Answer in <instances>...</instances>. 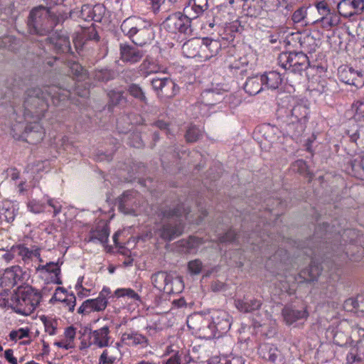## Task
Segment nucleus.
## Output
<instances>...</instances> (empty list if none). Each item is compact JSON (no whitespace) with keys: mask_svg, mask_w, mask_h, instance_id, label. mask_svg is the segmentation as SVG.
Here are the masks:
<instances>
[{"mask_svg":"<svg viewBox=\"0 0 364 364\" xmlns=\"http://www.w3.org/2000/svg\"><path fill=\"white\" fill-rule=\"evenodd\" d=\"M70 91L58 86H43L28 87L23 95V117L26 120L41 119L48 108V98L54 104L64 101L70 96Z\"/></svg>","mask_w":364,"mask_h":364,"instance_id":"f257e3e1","label":"nucleus"},{"mask_svg":"<svg viewBox=\"0 0 364 364\" xmlns=\"http://www.w3.org/2000/svg\"><path fill=\"white\" fill-rule=\"evenodd\" d=\"M189 212V208L186 206L183 203H178L175 206L163 209L161 210V214L164 218L171 220L176 218V221L174 223L168 222L164 224L161 228L159 230L160 237L166 241L173 240L176 237L180 236L183 232V226L181 223L183 218H185L193 223L194 222L196 224H199L207 215L206 210L201 209L200 210V215L197 219L193 220L191 219V215H188Z\"/></svg>","mask_w":364,"mask_h":364,"instance_id":"f03ea898","label":"nucleus"},{"mask_svg":"<svg viewBox=\"0 0 364 364\" xmlns=\"http://www.w3.org/2000/svg\"><path fill=\"white\" fill-rule=\"evenodd\" d=\"M50 7L46 4V6L41 5L31 9L27 21L30 33L46 36L68 18L66 14L51 12Z\"/></svg>","mask_w":364,"mask_h":364,"instance_id":"7ed1b4c3","label":"nucleus"},{"mask_svg":"<svg viewBox=\"0 0 364 364\" xmlns=\"http://www.w3.org/2000/svg\"><path fill=\"white\" fill-rule=\"evenodd\" d=\"M121 29L135 45L140 46L151 42L154 38L151 23L140 18H127L122 22Z\"/></svg>","mask_w":364,"mask_h":364,"instance_id":"20e7f679","label":"nucleus"},{"mask_svg":"<svg viewBox=\"0 0 364 364\" xmlns=\"http://www.w3.org/2000/svg\"><path fill=\"white\" fill-rule=\"evenodd\" d=\"M41 299V295L38 290L26 287L11 297V307L18 314L29 315L39 304Z\"/></svg>","mask_w":364,"mask_h":364,"instance_id":"39448f33","label":"nucleus"},{"mask_svg":"<svg viewBox=\"0 0 364 364\" xmlns=\"http://www.w3.org/2000/svg\"><path fill=\"white\" fill-rule=\"evenodd\" d=\"M40 120L36 119L26 120V126L21 123L14 124L11 128V134L16 139L23 140L29 144H35L41 142L45 136V131L39 122Z\"/></svg>","mask_w":364,"mask_h":364,"instance_id":"423d86ee","label":"nucleus"},{"mask_svg":"<svg viewBox=\"0 0 364 364\" xmlns=\"http://www.w3.org/2000/svg\"><path fill=\"white\" fill-rule=\"evenodd\" d=\"M151 281L155 288L168 294L179 293L183 287L181 277H173L165 271H159L153 274Z\"/></svg>","mask_w":364,"mask_h":364,"instance_id":"0eeeda50","label":"nucleus"},{"mask_svg":"<svg viewBox=\"0 0 364 364\" xmlns=\"http://www.w3.org/2000/svg\"><path fill=\"white\" fill-rule=\"evenodd\" d=\"M278 63L292 73H301L309 66V58L304 51L282 53L278 57Z\"/></svg>","mask_w":364,"mask_h":364,"instance_id":"6e6552de","label":"nucleus"},{"mask_svg":"<svg viewBox=\"0 0 364 364\" xmlns=\"http://www.w3.org/2000/svg\"><path fill=\"white\" fill-rule=\"evenodd\" d=\"M187 326L192 330L193 333L199 338L204 339L214 338V329L212 328L209 315L205 316L199 313L193 314L188 317Z\"/></svg>","mask_w":364,"mask_h":364,"instance_id":"1a4fd4ad","label":"nucleus"},{"mask_svg":"<svg viewBox=\"0 0 364 364\" xmlns=\"http://www.w3.org/2000/svg\"><path fill=\"white\" fill-rule=\"evenodd\" d=\"M191 17L181 12H176L171 14L163 23L164 28L171 33H181L191 35L193 28L191 27Z\"/></svg>","mask_w":364,"mask_h":364,"instance_id":"9d476101","label":"nucleus"},{"mask_svg":"<svg viewBox=\"0 0 364 364\" xmlns=\"http://www.w3.org/2000/svg\"><path fill=\"white\" fill-rule=\"evenodd\" d=\"M212 328L214 329V337H220L226 333L230 328V315L225 311L216 310L209 315Z\"/></svg>","mask_w":364,"mask_h":364,"instance_id":"9b49d317","label":"nucleus"},{"mask_svg":"<svg viewBox=\"0 0 364 364\" xmlns=\"http://www.w3.org/2000/svg\"><path fill=\"white\" fill-rule=\"evenodd\" d=\"M338 75L339 80L346 84L353 85L357 88L364 85L363 70H358L351 67L342 65L338 68Z\"/></svg>","mask_w":364,"mask_h":364,"instance_id":"f8f14e48","label":"nucleus"},{"mask_svg":"<svg viewBox=\"0 0 364 364\" xmlns=\"http://www.w3.org/2000/svg\"><path fill=\"white\" fill-rule=\"evenodd\" d=\"M139 194L136 191H124L118 199V209L126 215H136L139 205Z\"/></svg>","mask_w":364,"mask_h":364,"instance_id":"ddd939ff","label":"nucleus"},{"mask_svg":"<svg viewBox=\"0 0 364 364\" xmlns=\"http://www.w3.org/2000/svg\"><path fill=\"white\" fill-rule=\"evenodd\" d=\"M259 356L272 364H284V353L276 346L270 343L261 344L258 348Z\"/></svg>","mask_w":364,"mask_h":364,"instance_id":"4468645a","label":"nucleus"},{"mask_svg":"<svg viewBox=\"0 0 364 364\" xmlns=\"http://www.w3.org/2000/svg\"><path fill=\"white\" fill-rule=\"evenodd\" d=\"M107 304V299L103 291H102L96 299L85 301L79 307L77 312L79 314H88L93 311H102L106 309Z\"/></svg>","mask_w":364,"mask_h":364,"instance_id":"2eb2a0df","label":"nucleus"},{"mask_svg":"<svg viewBox=\"0 0 364 364\" xmlns=\"http://www.w3.org/2000/svg\"><path fill=\"white\" fill-rule=\"evenodd\" d=\"M109 333L110 330L108 326H104L94 331L90 330L89 346L95 345L100 348L109 346L111 339Z\"/></svg>","mask_w":364,"mask_h":364,"instance_id":"dca6fc26","label":"nucleus"},{"mask_svg":"<svg viewBox=\"0 0 364 364\" xmlns=\"http://www.w3.org/2000/svg\"><path fill=\"white\" fill-rule=\"evenodd\" d=\"M119 50L121 59L124 62L136 63L144 56V52L141 50L127 43H121Z\"/></svg>","mask_w":364,"mask_h":364,"instance_id":"f3484780","label":"nucleus"},{"mask_svg":"<svg viewBox=\"0 0 364 364\" xmlns=\"http://www.w3.org/2000/svg\"><path fill=\"white\" fill-rule=\"evenodd\" d=\"M202 41L200 62L209 60L215 56L221 48V44L216 40L203 38Z\"/></svg>","mask_w":364,"mask_h":364,"instance_id":"a211bd4d","label":"nucleus"},{"mask_svg":"<svg viewBox=\"0 0 364 364\" xmlns=\"http://www.w3.org/2000/svg\"><path fill=\"white\" fill-rule=\"evenodd\" d=\"M208 7V0H190L183 9V11L186 15L195 19L207 10Z\"/></svg>","mask_w":364,"mask_h":364,"instance_id":"6ab92c4d","label":"nucleus"},{"mask_svg":"<svg viewBox=\"0 0 364 364\" xmlns=\"http://www.w3.org/2000/svg\"><path fill=\"white\" fill-rule=\"evenodd\" d=\"M202 41L199 38H192L186 41L182 46L184 56L188 58H198L200 61Z\"/></svg>","mask_w":364,"mask_h":364,"instance_id":"aec40b11","label":"nucleus"},{"mask_svg":"<svg viewBox=\"0 0 364 364\" xmlns=\"http://www.w3.org/2000/svg\"><path fill=\"white\" fill-rule=\"evenodd\" d=\"M21 272L19 266H13L6 269L1 277V284L10 288L14 287L21 279Z\"/></svg>","mask_w":364,"mask_h":364,"instance_id":"412c9836","label":"nucleus"},{"mask_svg":"<svg viewBox=\"0 0 364 364\" xmlns=\"http://www.w3.org/2000/svg\"><path fill=\"white\" fill-rule=\"evenodd\" d=\"M262 301L257 299L244 298L235 300V306L238 311L242 313H251L260 309Z\"/></svg>","mask_w":364,"mask_h":364,"instance_id":"4be33fe9","label":"nucleus"},{"mask_svg":"<svg viewBox=\"0 0 364 364\" xmlns=\"http://www.w3.org/2000/svg\"><path fill=\"white\" fill-rule=\"evenodd\" d=\"M50 41L54 46L55 49L59 53H69L71 50L70 42L68 36L64 33H55Z\"/></svg>","mask_w":364,"mask_h":364,"instance_id":"5701e85b","label":"nucleus"},{"mask_svg":"<svg viewBox=\"0 0 364 364\" xmlns=\"http://www.w3.org/2000/svg\"><path fill=\"white\" fill-rule=\"evenodd\" d=\"M300 46L304 53H313L316 52L320 44V39L311 34H304L299 39Z\"/></svg>","mask_w":364,"mask_h":364,"instance_id":"b1692460","label":"nucleus"},{"mask_svg":"<svg viewBox=\"0 0 364 364\" xmlns=\"http://www.w3.org/2000/svg\"><path fill=\"white\" fill-rule=\"evenodd\" d=\"M245 91L250 95H255L260 92L263 88L261 75H255L248 77L243 86Z\"/></svg>","mask_w":364,"mask_h":364,"instance_id":"393cba45","label":"nucleus"},{"mask_svg":"<svg viewBox=\"0 0 364 364\" xmlns=\"http://www.w3.org/2000/svg\"><path fill=\"white\" fill-rule=\"evenodd\" d=\"M306 122L291 119L286 127L287 134L294 140H299L305 131Z\"/></svg>","mask_w":364,"mask_h":364,"instance_id":"a878e982","label":"nucleus"},{"mask_svg":"<svg viewBox=\"0 0 364 364\" xmlns=\"http://www.w3.org/2000/svg\"><path fill=\"white\" fill-rule=\"evenodd\" d=\"M309 113V106L306 102H297L291 109L290 119L306 122Z\"/></svg>","mask_w":364,"mask_h":364,"instance_id":"bb28decb","label":"nucleus"},{"mask_svg":"<svg viewBox=\"0 0 364 364\" xmlns=\"http://www.w3.org/2000/svg\"><path fill=\"white\" fill-rule=\"evenodd\" d=\"M261 77L263 86H265L267 89L276 90L279 88L282 82L280 74L275 71L261 75Z\"/></svg>","mask_w":364,"mask_h":364,"instance_id":"cd10ccee","label":"nucleus"},{"mask_svg":"<svg viewBox=\"0 0 364 364\" xmlns=\"http://www.w3.org/2000/svg\"><path fill=\"white\" fill-rule=\"evenodd\" d=\"M282 315L287 324H291L294 322L305 318L308 314L305 310H297L290 307H284L282 310Z\"/></svg>","mask_w":364,"mask_h":364,"instance_id":"c85d7f7f","label":"nucleus"},{"mask_svg":"<svg viewBox=\"0 0 364 364\" xmlns=\"http://www.w3.org/2000/svg\"><path fill=\"white\" fill-rule=\"evenodd\" d=\"M102 9V6H101L100 5H97L92 8L91 6L88 4H85L81 8L79 16L86 21H100L101 17L100 15L97 16L95 13L96 11H101Z\"/></svg>","mask_w":364,"mask_h":364,"instance_id":"c756f323","label":"nucleus"},{"mask_svg":"<svg viewBox=\"0 0 364 364\" xmlns=\"http://www.w3.org/2000/svg\"><path fill=\"white\" fill-rule=\"evenodd\" d=\"M122 341L127 345H146L148 339L146 337L136 331L125 332L122 335Z\"/></svg>","mask_w":364,"mask_h":364,"instance_id":"7c9ffc66","label":"nucleus"},{"mask_svg":"<svg viewBox=\"0 0 364 364\" xmlns=\"http://www.w3.org/2000/svg\"><path fill=\"white\" fill-rule=\"evenodd\" d=\"M321 268L318 263L311 262L310 266L301 271L299 277L305 282H314L321 274Z\"/></svg>","mask_w":364,"mask_h":364,"instance_id":"2f4dec72","label":"nucleus"},{"mask_svg":"<svg viewBox=\"0 0 364 364\" xmlns=\"http://www.w3.org/2000/svg\"><path fill=\"white\" fill-rule=\"evenodd\" d=\"M37 270L42 272L54 274L55 279H53V282L58 284H62V282L59 278V275L60 274V268L58 262H50L46 263V264H39L37 267Z\"/></svg>","mask_w":364,"mask_h":364,"instance_id":"473e14b6","label":"nucleus"},{"mask_svg":"<svg viewBox=\"0 0 364 364\" xmlns=\"http://www.w3.org/2000/svg\"><path fill=\"white\" fill-rule=\"evenodd\" d=\"M107 96L109 97L107 107L109 111H112L114 107L127 101L126 97L124 96L123 91L112 90L108 92Z\"/></svg>","mask_w":364,"mask_h":364,"instance_id":"72a5a7b5","label":"nucleus"},{"mask_svg":"<svg viewBox=\"0 0 364 364\" xmlns=\"http://www.w3.org/2000/svg\"><path fill=\"white\" fill-rule=\"evenodd\" d=\"M60 291L63 294H65V291L61 287H58L54 296L52 297L51 301L55 299V301H60L65 304L70 311H73L75 306L76 298L73 294L65 295V298L58 297V294Z\"/></svg>","mask_w":364,"mask_h":364,"instance_id":"f704fd0d","label":"nucleus"},{"mask_svg":"<svg viewBox=\"0 0 364 364\" xmlns=\"http://www.w3.org/2000/svg\"><path fill=\"white\" fill-rule=\"evenodd\" d=\"M353 0H342L337 5V9L341 16L345 18L355 15L353 9Z\"/></svg>","mask_w":364,"mask_h":364,"instance_id":"c9c22d12","label":"nucleus"},{"mask_svg":"<svg viewBox=\"0 0 364 364\" xmlns=\"http://www.w3.org/2000/svg\"><path fill=\"white\" fill-rule=\"evenodd\" d=\"M364 358V346L361 341H358L355 347L351 348L350 353L347 355V360L352 363L355 361H360Z\"/></svg>","mask_w":364,"mask_h":364,"instance_id":"e433bc0d","label":"nucleus"},{"mask_svg":"<svg viewBox=\"0 0 364 364\" xmlns=\"http://www.w3.org/2000/svg\"><path fill=\"white\" fill-rule=\"evenodd\" d=\"M176 84L169 77L166 78L162 90L159 92L158 96L161 98H171L176 95Z\"/></svg>","mask_w":364,"mask_h":364,"instance_id":"4c0bfd02","label":"nucleus"},{"mask_svg":"<svg viewBox=\"0 0 364 364\" xmlns=\"http://www.w3.org/2000/svg\"><path fill=\"white\" fill-rule=\"evenodd\" d=\"M129 93L135 99L144 104H147V98L141 87L136 84H132L128 87Z\"/></svg>","mask_w":364,"mask_h":364,"instance_id":"58836bf2","label":"nucleus"},{"mask_svg":"<svg viewBox=\"0 0 364 364\" xmlns=\"http://www.w3.org/2000/svg\"><path fill=\"white\" fill-rule=\"evenodd\" d=\"M109 237V230L107 227H102V228H97L95 230L92 232L90 241L98 240L101 243L104 244L107 242Z\"/></svg>","mask_w":364,"mask_h":364,"instance_id":"ea45409f","label":"nucleus"},{"mask_svg":"<svg viewBox=\"0 0 364 364\" xmlns=\"http://www.w3.org/2000/svg\"><path fill=\"white\" fill-rule=\"evenodd\" d=\"M180 242L181 246L184 247L187 252H191L202 244V240L200 238L191 236L188 240H183Z\"/></svg>","mask_w":364,"mask_h":364,"instance_id":"a19ab883","label":"nucleus"},{"mask_svg":"<svg viewBox=\"0 0 364 364\" xmlns=\"http://www.w3.org/2000/svg\"><path fill=\"white\" fill-rule=\"evenodd\" d=\"M15 209L11 204H8L7 206L4 205L0 208V218L7 223L12 222L15 218Z\"/></svg>","mask_w":364,"mask_h":364,"instance_id":"79ce46f5","label":"nucleus"},{"mask_svg":"<svg viewBox=\"0 0 364 364\" xmlns=\"http://www.w3.org/2000/svg\"><path fill=\"white\" fill-rule=\"evenodd\" d=\"M321 23L324 28L336 26L340 23V16L330 11L321 18Z\"/></svg>","mask_w":364,"mask_h":364,"instance_id":"37998d69","label":"nucleus"},{"mask_svg":"<svg viewBox=\"0 0 364 364\" xmlns=\"http://www.w3.org/2000/svg\"><path fill=\"white\" fill-rule=\"evenodd\" d=\"M202 136L201 130L195 125H191L188 127L185 134V138L187 142H195L198 141Z\"/></svg>","mask_w":364,"mask_h":364,"instance_id":"c03bdc74","label":"nucleus"},{"mask_svg":"<svg viewBox=\"0 0 364 364\" xmlns=\"http://www.w3.org/2000/svg\"><path fill=\"white\" fill-rule=\"evenodd\" d=\"M202 96L206 103L210 105H213L222 100L221 94L213 90H205Z\"/></svg>","mask_w":364,"mask_h":364,"instance_id":"a18cd8bd","label":"nucleus"},{"mask_svg":"<svg viewBox=\"0 0 364 364\" xmlns=\"http://www.w3.org/2000/svg\"><path fill=\"white\" fill-rule=\"evenodd\" d=\"M140 69L141 71L146 75H149L151 73H157L160 70V67L154 62L146 59L141 64Z\"/></svg>","mask_w":364,"mask_h":364,"instance_id":"49530a36","label":"nucleus"},{"mask_svg":"<svg viewBox=\"0 0 364 364\" xmlns=\"http://www.w3.org/2000/svg\"><path fill=\"white\" fill-rule=\"evenodd\" d=\"M70 70L72 74L80 80H84L86 77V70L77 63H73L71 64Z\"/></svg>","mask_w":364,"mask_h":364,"instance_id":"de8ad7c7","label":"nucleus"},{"mask_svg":"<svg viewBox=\"0 0 364 364\" xmlns=\"http://www.w3.org/2000/svg\"><path fill=\"white\" fill-rule=\"evenodd\" d=\"M349 136L353 142L364 146V125L360 127L355 132Z\"/></svg>","mask_w":364,"mask_h":364,"instance_id":"09e8293b","label":"nucleus"},{"mask_svg":"<svg viewBox=\"0 0 364 364\" xmlns=\"http://www.w3.org/2000/svg\"><path fill=\"white\" fill-rule=\"evenodd\" d=\"M354 119L356 121H364V102H357L353 105Z\"/></svg>","mask_w":364,"mask_h":364,"instance_id":"8fccbe9b","label":"nucleus"},{"mask_svg":"<svg viewBox=\"0 0 364 364\" xmlns=\"http://www.w3.org/2000/svg\"><path fill=\"white\" fill-rule=\"evenodd\" d=\"M118 297L127 296L134 300L140 301V296L132 289H119L115 291Z\"/></svg>","mask_w":364,"mask_h":364,"instance_id":"3c124183","label":"nucleus"},{"mask_svg":"<svg viewBox=\"0 0 364 364\" xmlns=\"http://www.w3.org/2000/svg\"><path fill=\"white\" fill-rule=\"evenodd\" d=\"M93 77L99 82H107L112 78V75L107 70H100L93 73Z\"/></svg>","mask_w":364,"mask_h":364,"instance_id":"603ef678","label":"nucleus"},{"mask_svg":"<svg viewBox=\"0 0 364 364\" xmlns=\"http://www.w3.org/2000/svg\"><path fill=\"white\" fill-rule=\"evenodd\" d=\"M202 267L203 264L200 259L191 260L188 264V270L193 274H200L202 269Z\"/></svg>","mask_w":364,"mask_h":364,"instance_id":"864d4df0","label":"nucleus"},{"mask_svg":"<svg viewBox=\"0 0 364 364\" xmlns=\"http://www.w3.org/2000/svg\"><path fill=\"white\" fill-rule=\"evenodd\" d=\"M272 4L274 5L276 9L279 8H284L287 13L285 15L287 14V13L292 10L294 6L293 2H288L287 0H271Z\"/></svg>","mask_w":364,"mask_h":364,"instance_id":"5fc2aeb1","label":"nucleus"},{"mask_svg":"<svg viewBox=\"0 0 364 364\" xmlns=\"http://www.w3.org/2000/svg\"><path fill=\"white\" fill-rule=\"evenodd\" d=\"M28 209L29 211L33 213H40L44 211V205L35 200H31L27 204Z\"/></svg>","mask_w":364,"mask_h":364,"instance_id":"6e6d98bb","label":"nucleus"},{"mask_svg":"<svg viewBox=\"0 0 364 364\" xmlns=\"http://www.w3.org/2000/svg\"><path fill=\"white\" fill-rule=\"evenodd\" d=\"M117 357L114 355H109V350H105L100 356V364H113L116 360Z\"/></svg>","mask_w":364,"mask_h":364,"instance_id":"4d7b16f0","label":"nucleus"},{"mask_svg":"<svg viewBox=\"0 0 364 364\" xmlns=\"http://www.w3.org/2000/svg\"><path fill=\"white\" fill-rule=\"evenodd\" d=\"M237 235L235 232L234 230H230L227 232H225L223 235L220 236L218 239L219 242L221 243L223 242H232L237 240Z\"/></svg>","mask_w":364,"mask_h":364,"instance_id":"13d9d810","label":"nucleus"},{"mask_svg":"<svg viewBox=\"0 0 364 364\" xmlns=\"http://www.w3.org/2000/svg\"><path fill=\"white\" fill-rule=\"evenodd\" d=\"M348 340V336L346 335H344L342 331H336L334 336H333V341L336 345L343 346L347 343Z\"/></svg>","mask_w":364,"mask_h":364,"instance_id":"bf43d9fd","label":"nucleus"},{"mask_svg":"<svg viewBox=\"0 0 364 364\" xmlns=\"http://www.w3.org/2000/svg\"><path fill=\"white\" fill-rule=\"evenodd\" d=\"M28 336V330L24 328H20L18 331H12L9 337L12 341H16L18 339H22Z\"/></svg>","mask_w":364,"mask_h":364,"instance_id":"052dcab7","label":"nucleus"},{"mask_svg":"<svg viewBox=\"0 0 364 364\" xmlns=\"http://www.w3.org/2000/svg\"><path fill=\"white\" fill-rule=\"evenodd\" d=\"M306 16V9L305 7H300L294 11L292 15V21L294 23H300Z\"/></svg>","mask_w":364,"mask_h":364,"instance_id":"680f3d73","label":"nucleus"},{"mask_svg":"<svg viewBox=\"0 0 364 364\" xmlns=\"http://www.w3.org/2000/svg\"><path fill=\"white\" fill-rule=\"evenodd\" d=\"M12 0H0V11L6 14H12Z\"/></svg>","mask_w":364,"mask_h":364,"instance_id":"e2e57ef3","label":"nucleus"},{"mask_svg":"<svg viewBox=\"0 0 364 364\" xmlns=\"http://www.w3.org/2000/svg\"><path fill=\"white\" fill-rule=\"evenodd\" d=\"M166 77H154L151 80L153 89L157 92V95L162 90Z\"/></svg>","mask_w":364,"mask_h":364,"instance_id":"0e129e2a","label":"nucleus"},{"mask_svg":"<svg viewBox=\"0 0 364 364\" xmlns=\"http://www.w3.org/2000/svg\"><path fill=\"white\" fill-rule=\"evenodd\" d=\"M47 203L49 206H50L53 209V215L56 216L61 212L62 205L61 204L53 198H48L47 200Z\"/></svg>","mask_w":364,"mask_h":364,"instance_id":"69168bd1","label":"nucleus"},{"mask_svg":"<svg viewBox=\"0 0 364 364\" xmlns=\"http://www.w3.org/2000/svg\"><path fill=\"white\" fill-rule=\"evenodd\" d=\"M228 67L231 70H235L236 73L240 71V75L242 76L245 75L247 72L244 63H241L240 61H235L233 63L230 64Z\"/></svg>","mask_w":364,"mask_h":364,"instance_id":"338daca9","label":"nucleus"},{"mask_svg":"<svg viewBox=\"0 0 364 364\" xmlns=\"http://www.w3.org/2000/svg\"><path fill=\"white\" fill-rule=\"evenodd\" d=\"M343 308L347 311H355L357 313L355 298H350L346 299L344 301Z\"/></svg>","mask_w":364,"mask_h":364,"instance_id":"774afa93","label":"nucleus"}]
</instances>
